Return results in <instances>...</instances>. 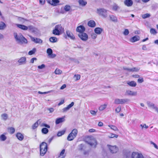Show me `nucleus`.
<instances>
[{
  "mask_svg": "<svg viewBox=\"0 0 158 158\" xmlns=\"http://www.w3.org/2000/svg\"><path fill=\"white\" fill-rule=\"evenodd\" d=\"M66 33L67 35L69 38L73 40L75 39L74 36L71 32L67 30L66 31Z\"/></svg>",
  "mask_w": 158,
  "mask_h": 158,
  "instance_id": "16",
  "label": "nucleus"
},
{
  "mask_svg": "<svg viewBox=\"0 0 158 158\" xmlns=\"http://www.w3.org/2000/svg\"><path fill=\"white\" fill-rule=\"evenodd\" d=\"M74 104V103L73 102H72L70 104L68 105L67 107L69 109L71 107H72Z\"/></svg>",
  "mask_w": 158,
  "mask_h": 158,
  "instance_id": "56",
  "label": "nucleus"
},
{
  "mask_svg": "<svg viewBox=\"0 0 158 158\" xmlns=\"http://www.w3.org/2000/svg\"><path fill=\"white\" fill-rule=\"evenodd\" d=\"M97 36V35L94 33H92L91 35V37L92 38L95 39Z\"/></svg>",
  "mask_w": 158,
  "mask_h": 158,
  "instance_id": "57",
  "label": "nucleus"
},
{
  "mask_svg": "<svg viewBox=\"0 0 158 158\" xmlns=\"http://www.w3.org/2000/svg\"><path fill=\"white\" fill-rule=\"evenodd\" d=\"M147 104L148 106L150 108H152L154 109L158 113V108L155 105L152 103L150 102H147Z\"/></svg>",
  "mask_w": 158,
  "mask_h": 158,
  "instance_id": "9",
  "label": "nucleus"
},
{
  "mask_svg": "<svg viewBox=\"0 0 158 158\" xmlns=\"http://www.w3.org/2000/svg\"><path fill=\"white\" fill-rule=\"evenodd\" d=\"M65 116L62 117L61 118H57L55 121L56 124H58L60 123L64 122L65 121Z\"/></svg>",
  "mask_w": 158,
  "mask_h": 158,
  "instance_id": "15",
  "label": "nucleus"
},
{
  "mask_svg": "<svg viewBox=\"0 0 158 158\" xmlns=\"http://www.w3.org/2000/svg\"><path fill=\"white\" fill-rule=\"evenodd\" d=\"M26 58L25 57H21L18 60V62L20 63V64H25L26 63Z\"/></svg>",
  "mask_w": 158,
  "mask_h": 158,
  "instance_id": "19",
  "label": "nucleus"
},
{
  "mask_svg": "<svg viewBox=\"0 0 158 158\" xmlns=\"http://www.w3.org/2000/svg\"><path fill=\"white\" fill-rule=\"evenodd\" d=\"M40 155L41 156H43L46 153L47 151V149H40Z\"/></svg>",
  "mask_w": 158,
  "mask_h": 158,
  "instance_id": "33",
  "label": "nucleus"
},
{
  "mask_svg": "<svg viewBox=\"0 0 158 158\" xmlns=\"http://www.w3.org/2000/svg\"><path fill=\"white\" fill-rule=\"evenodd\" d=\"M28 29L34 34H38L39 33L38 29L32 25L29 26Z\"/></svg>",
  "mask_w": 158,
  "mask_h": 158,
  "instance_id": "6",
  "label": "nucleus"
},
{
  "mask_svg": "<svg viewBox=\"0 0 158 158\" xmlns=\"http://www.w3.org/2000/svg\"><path fill=\"white\" fill-rule=\"evenodd\" d=\"M139 68H136V67H134L133 68L131 69V72H138L139 70Z\"/></svg>",
  "mask_w": 158,
  "mask_h": 158,
  "instance_id": "46",
  "label": "nucleus"
},
{
  "mask_svg": "<svg viewBox=\"0 0 158 158\" xmlns=\"http://www.w3.org/2000/svg\"><path fill=\"white\" fill-rule=\"evenodd\" d=\"M131 158H144V157L141 154L133 152L132 154Z\"/></svg>",
  "mask_w": 158,
  "mask_h": 158,
  "instance_id": "8",
  "label": "nucleus"
},
{
  "mask_svg": "<svg viewBox=\"0 0 158 158\" xmlns=\"http://www.w3.org/2000/svg\"><path fill=\"white\" fill-rule=\"evenodd\" d=\"M84 145L83 144H81L79 146V150L80 151H82L83 150V148L84 147Z\"/></svg>",
  "mask_w": 158,
  "mask_h": 158,
  "instance_id": "51",
  "label": "nucleus"
},
{
  "mask_svg": "<svg viewBox=\"0 0 158 158\" xmlns=\"http://www.w3.org/2000/svg\"><path fill=\"white\" fill-rule=\"evenodd\" d=\"M73 134L70 133L67 137V140L69 141L73 140L76 136H73Z\"/></svg>",
  "mask_w": 158,
  "mask_h": 158,
  "instance_id": "25",
  "label": "nucleus"
},
{
  "mask_svg": "<svg viewBox=\"0 0 158 158\" xmlns=\"http://www.w3.org/2000/svg\"><path fill=\"white\" fill-rule=\"evenodd\" d=\"M41 131L43 133L46 134L48 132V130L47 128L44 127L42 129Z\"/></svg>",
  "mask_w": 158,
  "mask_h": 158,
  "instance_id": "34",
  "label": "nucleus"
},
{
  "mask_svg": "<svg viewBox=\"0 0 158 158\" xmlns=\"http://www.w3.org/2000/svg\"><path fill=\"white\" fill-rule=\"evenodd\" d=\"M41 121L39 119L32 126V128L33 129H34L37 128L38 126V123H40Z\"/></svg>",
  "mask_w": 158,
  "mask_h": 158,
  "instance_id": "27",
  "label": "nucleus"
},
{
  "mask_svg": "<svg viewBox=\"0 0 158 158\" xmlns=\"http://www.w3.org/2000/svg\"><path fill=\"white\" fill-rule=\"evenodd\" d=\"M150 32L151 34H156L157 32L156 30L153 28H151L150 30Z\"/></svg>",
  "mask_w": 158,
  "mask_h": 158,
  "instance_id": "49",
  "label": "nucleus"
},
{
  "mask_svg": "<svg viewBox=\"0 0 158 158\" xmlns=\"http://www.w3.org/2000/svg\"><path fill=\"white\" fill-rule=\"evenodd\" d=\"M96 23L93 20H91L89 21L88 23V25L89 26L93 27H95Z\"/></svg>",
  "mask_w": 158,
  "mask_h": 158,
  "instance_id": "22",
  "label": "nucleus"
},
{
  "mask_svg": "<svg viewBox=\"0 0 158 158\" xmlns=\"http://www.w3.org/2000/svg\"><path fill=\"white\" fill-rule=\"evenodd\" d=\"M130 100L128 98L119 99L116 98L114 101V103L115 104H123L129 102Z\"/></svg>",
  "mask_w": 158,
  "mask_h": 158,
  "instance_id": "4",
  "label": "nucleus"
},
{
  "mask_svg": "<svg viewBox=\"0 0 158 158\" xmlns=\"http://www.w3.org/2000/svg\"><path fill=\"white\" fill-rule=\"evenodd\" d=\"M8 131L10 134H13L15 131V129L13 127H10L8 128Z\"/></svg>",
  "mask_w": 158,
  "mask_h": 158,
  "instance_id": "39",
  "label": "nucleus"
},
{
  "mask_svg": "<svg viewBox=\"0 0 158 158\" xmlns=\"http://www.w3.org/2000/svg\"><path fill=\"white\" fill-rule=\"evenodd\" d=\"M65 152V150L64 149H63L61 152H60V156H59V157H60V156H63V155L64 154V152Z\"/></svg>",
  "mask_w": 158,
  "mask_h": 158,
  "instance_id": "59",
  "label": "nucleus"
},
{
  "mask_svg": "<svg viewBox=\"0 0 158 158\" xmlns=\"http://www.w3.org/2000/svg\"><path fill=\"white\" fill-rule=\"evenodd\" d=\"M49 41L52 43H55L57 41V38L54 37H52L49 38Z\"/></svg>",
  "mask_w": 158,
  "mask_h": 158,
  "instance_id": "30",
  "label": "nucleus"
},
{
  "mask_svg": "<svg viewBox=\"0 0 158 158\" xmlns=\"http://www.w3.org/2000/svg\"><path fill=\"white\" fill-rule=\"evenodd\" d=\"M128 85L131 87H135L136 85V83L134 81H128L127 82Z\"/></svg>",
  "mask_w": 158,
  "mask_h": 158,
  "instance_id": "26",
  "label": "nucleus"
},
{
  "mask_svg": "<svg viewBox=\"0 0 158 158\" xmlns=\"http://www.w3.org/2000/svg\"><path fill=\"white\" fill-rule=\"evenodd\" d=\"M121 110V107L118 106L116 108L115 111L117 113H118Z\"/></svg>",
  "mask_w": 158,
  "mask_h": 158,
  "instance_id": "53",
  "label": "nucleus"
},
{
  "mask_svg": "<svg viewBox=\"0 0 158 158\" xmlns=\"http://www.w3.org/2000/svg\"><path fill=\"white\" fill-rule=\"evenodd\" d=\"M45 2L44 0H40V3L41 5H44L45 3Z\"/></svg>",
  "mask_w": 158,
  "mask_h": 158,
  "instance_id": "64",
  "label": "nucleus"
},
{
  "mask_svg": "<svg viewBox=\"0 0 158 158\" xmlns=\"http://www.w3.org/2000/svg\"><path fill=\"white\" fill-rule=\"evenodd\" d=\"M1 117L4 120H6L8 118V115L4 113L1 115Z\"/></svg>",
  "mask_w": 158,
  "mask_h": 158,
  "instance_id": "38",
  "label": "nucleus"
},
{
  "mask_svg": "<svg viewBox=\"0 0 158 158\" xmlns=\"http://www.w3.org/2000/svg\"><path fill=\"white\" fill-rule=\"evenodd\" d=\"M109 149L110 152L113 153H116L118 150V148L116 146H110Z\"/></svg>",
  "mask_w": 158,
  "mask_h": 158,
  "instance_id": "10",
  "label": "nucleus"
},
{
  "mask_svg": "<svg viewBox=\"0 0 158 158\" xmlns=\"http://www.w3.org/2000/svg\"><path fill=\"white\" fill-rule=\"evenodd\" d=\"M109 137L110 138H113L114 137L117 138L118 135L114 134H111V135Z\"/></svg>",
  "mask_w": 158,
  "mask_h": 158,
  "instance_id": "55",
  "label": "nucleus"
},
{
  "mask_svg": "<svg viewBox=\"0 0 158 158\" xmlns=\"http://www.w3.org/2000/svg\"><path fill=\"white\" fill-rule=\"evenodd\" d=\"M106 107V105L104 104L101 106L99 108V110L101 111H102L105 109Z\"/></svg>",
  "mask_w": 158,
  "mask_h": 158,
  "instance_id": "43",
  "label": "nucleus"
},
{
  "mask_svg": "<svg viewBox=\"0 0 158 158\" xmlns=\"http://www.w3.org/2000/svg\"><path fill=\"white\" fill-rule=\"evenodd\" d=\"M40 149H47V143L45 142H42L40 145Z\"/></svg>",
  "mask_w": 158,
  "mask_h": 158,
  "instance_id": "21",
  "label": "nucleus"
},
{
  "mask_svg": "<svg viewBox=\"0 0 158 158\" xmlns=\"http://www.w3.org/2000/svg\"><path fill=\"white\" fill-rule=\"evenodd\" d=\"M6 27L5 23L2 22L0 23V30H3Z\"/></svg>",
  "mask_w": 158,
  "mask_h": 158,
  "instance_id": "32",
  "label": "nucleus"
},
{
  "mask_svg": "<svg viewBox=\"0 0 158 158\" xmlns=\"http://www.w3.org/2000/svg\"><path fill=\"white\" fill-rule=\"evenodd\" d=\"M48 110H49L50 113L54 111V109L53 108H48L47 109Z\"/></svg>",
  "mask_w": 158,
  "mask_h": 158,
  "instance_id": "63",
  "label": "nucleus"
},
{
  "mask_svg": "<svg viewBox=\"0 0 158 158\" xmlns=\"http://www.w3.org/2000/svg\"><path fill=\"white\" fill-rule=\"evenodd\" d=\"M42 126L46 127L48 128H49L50 127L49 125L46 124H45V123H43L42 124Z\"/></svg>",
  "mask_w": 158,
  "mask_h": 158,
  "instance_id": "60",
  "label": "nucleus"
},
{
  "mask_svg": "<svg viewBox=\"0 0 158 158\" xmlns=\"http://www.w3.org/2000/svg\"><path fill=\"white\" fill-rule=\"evenodd\" d=\"M70 8V6L69 5H66L64 7V9L66 11H69Z\"/></svg>",
  "mask_w": 158,
  "mask_h": 158,
  "instance_id": "45",
  "label": "nucleus"
},
{
  "mask_svg": "<svg viewBox=\"0 0 158 158\" xmlns=\"http://www.w3.org/2000/svg\"><path fill=\"white\" fill-rule=\"evenodd\" d=\"M129 31L128 29H126L123 32V34L125 35H127L129 34Z\"/></svg>",
  "mask_w": 158,
  "mask_h": 158,
  "instance_id": "50",
  "label": "nucleus"
},
{
  "mask_svg": "<svg viewBox=\"0 0 158 158\" xmlns=\"http://www.w3.org/2000/svg\"><path fill=\"white\" fill-rule=\"evenodd\" d=\"M120 7L116 4H114L112 6V10L114 11H116Z\"/></svg>",
  "mask_w": 158,
  "mask_h": 158,
  "instance_id": "31",
  "label": "nucleus"
},
{
  "mask_svg": "<svg viewBox=\"0 0 158 158\" xmlns=\"http://www.w3.org/2000/svg\"><path fill=\"white\" fill-rule=\"evenodd\" d=\"M81 77L80 75L79 74H75L73 78H75V81H77L80 79Z\"/></svg>",
  "mask_w": 158,
  "mask_h": 158,
  "instance_id": "44",
  "label": "nucleus"
},
{
  "mask_svg": "<svg viewBox=\"0 0 158 158\" xmlns=\"http://www.w3.org/2000/svg\"><path fill=\"white\" fill-rule=\"evenodd\" d=\"M109 127H110V128L114 130V131H118V129L117 128L115 127V126H113V125H110L109 126Z\"/></svg>",
  "mask_w": 158,
  "mask_h": 158,
  "instance_id": "47",
  "label": "nucleus"
},
{
  "mask_svg": "<svg viewBox=\"0 0 158 158\" xmlns=\"http://www.w3.org/2000/svg\"><path fill=\"white\" fill-rule=\"evenodd\" d=\"M60 1L59 0H52L51 5L53 6H56L58 5V3Z\"/></svg>",
  "mask_w": 158,
  "mask_h": 158,
  "instance_id": "28",
  "label": "nucleus"
},
{
  "mask_svg": "<svg viewBox=\"0 0 158 158\" xmlns=\"http://www.w3.org/2000/svg\"><path fill=\"white\" fill-rule=\"evenodd\" d=\"M31 40L36 43L41 44L43 42V41L40 38H34L32 36L30 37Z\"/></svg>",
  "mask_w": 158,
  "mask_h": 158,
  "instance_id": "11",
  "label": "nucleus"
},
{
  "mask_svg": "<svg viewBox=\"0 0 158 158\" xmlns=\"http://www.w3.org/2000/svg\"><path fill=\"white\" fill-rule=\"evenodd\" d=\"M150 16V15L148 13H146L142 15V17L143 19H146L147 18L149 17Z\"/></svg>",
  "mask_w": 158,
  "mask_h": 158,
  "instance_id": "42",
  "label": "nucleus"
},
{
  "mask_svg": "<svg viewBox=\"0 0 158 158\" xmlns=\"http://www.w3.org/2000/svg\"><path fill=\"white\" fill-rule=\"evenodd\" d=\"M124 3L125 5L130 7L132 6L133 2L132 0H125L124 2Z\"/></svg>",
  "mask_w": 158,
  "mask_h": 158,
  "instance_id": "18",
  "label": "nucleus"
},
{
  "mask_svg": "<svg viewBox=\"0 0 158 158\" xmlns=\"http://www.w3.org/2000/svg\"><path fill=\"white\" fill-rule=\"evenodd\" d=\"M97 13L104 18H106L107 16V10L103 8L98 9Z\"/></svg>",
  "mask_w": 158,
  "mask_h": 158,
  "instance_id": "5",
  "label": "nucleus"
},
{
  "mask_svg": "<svg viewBox=\"0 0 158 158\" xmlns=\"http://www.w3.org/2000/svg\"><path fill=\"white\" fill-rule=\"evenodd\" d=\"M69 109L68 108V107L67 106L66 107L62 109V112H66Z\"/></svg>",
  "mask_w": 158,
  "mask_h": 158,
  "instance_id": "58",
  "label": "nucleus"
},
{
  "mask_svg": "<svg viewBox=\"0 0 158 158\" xmlns=\"http://www.w3.org/2000/svg\"><path fill=\"white\" fill-rule=\"evenodd\" d=\"M47 52L48 54V56H50L52 54V50L51 48H48L47 49Z\"/></svg>",
  "mask_w": 158,
  "mask_h": 158,
  "instance_id": "41",
  "label": "nucleus"
},
{
  "mask_svg": "<svg viewBox=\"0 0 158 158\" xmlns=\"http://www.w3.org/2000/svg\"><path fill=\"white\" fill-rule=\"evenodd\" d=\"M78 2L79 4L82 6H85L87 4V2L84 0H79Z\"/></svg>",
  "mask_w": 158,
  "mask_h": 158,
  "instance_id": "29",
  "label": "nucleus"
},
{
  "mask_svg": "<svg viewBox=\"0 0 158 158\" xmlns=\"http://www.w3.org/2000/svg\"><path fill=\"white\" fill-rule=\"evenodd\" d=\"M144 81L143 79V77H141L138 79L137 81L138 83H141L143 82Z\"/></svg>",
  "mask_w": 158,
  "mask_h": 158,
  "instance_id": "54",
  "label": "nucleus"
},
{
  "mask_svg": "<svg viewBox=\"0 0 158 158\" xmlns=\"http://www.w3.org/2000/svg\"><path fill=\"white\" fill-rule=\"evenodd\" d=\"M17 27L23 30H27L28 29V26L27 27L23 25L20 24H16Z\"/></svg>",
  "mask_w": 158,
  "mask_h": 158,
  "instance_id": "17",
  "label": "nucleus"
},
{
  "mask_svg": "<svg viewBox=\"0 0 158 158\" xmlns=\"http://www.w3.org/2000/svg\"><path fill=\"white\" fill-rule=\"evenodd\" d=\"M45 67V65L44 64H42L40 65H39L38 66V69H42Z\"/></svg>",
  "mask_w": 158,
  "mask_h": 158,
  "instance_id": "52",
  "label": "nucleus"
},
{
  "mask_svg": "<svg viewBox=\"0 0 158 158\" xmlns=\"http://www.w3.org/2000/svg\"><path fill=\"white\" fill-rule=\"evenodd\" d=\"M78 35L80 38L84 41H86L88 39V36L87 34L84 32L79 33Z\"/></svg>",
  "mask_w": 158,
  "mask_h": 158,
  "instance_id": "7",
  "label": "nucleus"
},
{
  "mask_svg": "<svg viewBox=\"0 0 158 158\" xmlns=\"http://www.w3.org/2000/svg\"><path fill=\"white\" fill-rule=\"evenodd\" d=\"M140 39V37L138 35H135L130 39L129 41L130 42L134 43L136 41H139Z\"/></svg>",
  "mask_w": 158,
  "mask_h": 158,
  "instance_id": "12",
  "label": "nucleus"
},
{
  "mask_svg": "<svg viewBox=\"0 0 158 158\" xmlns=\"http://www.w3.org/2000/svg\"><path fill=\"white\" fill-rule=\"evenodd\" d=\"M16 136L18 139L20 140H22L24 138V136L20 133H18L16 135Z\"/></svg>",
  "mask_w": 158,
  "mask_h": 158,
  "instance_id": "23",
  "label": "nucleus"
},
{
  "mask_svg": "<svg viewBox=\"0 0 158 158\" xmlns=\"http://www.w3.org/2000/svg\"><path fill=\"white\" fill-rule=\"evenodd\" d=\"M65 131V130H62L58 132L57 134V136L58 137L61 136L64 134Z\"/></svg>",
  "mask_w": 158,
  "mask_h": 158,
  "instance_id": "37",
  "label": "nucleus"
},
{
  "mask_svg": "<svg viewBox=\"0 0 158 158\" xmlns=\"http://www.w3.org/2000/svg\"><path fill=\"white\" fill-rule=\"evenodd\" d=\"M6 139V137L4 134L0 136V140L2 141H4Z\"/></svg>",
  "mask_w": 158,
  "mask_h": 158,
  "instance_id": "40",
  "label": "nucleus"
},
{
  "mask_svg": "<svg viewBox=\"0 0 158 158\" xmlns=\"http://www.w3.org/2000/svg\"><path fill=\"white\" fill-rule=\"evenodd\" d=\"M85 29L84 26L82 25H81L79 26H78L77 29L76 31H77L81 33V32H84L85 31Z\"/></svg>",
  "mask_w": 158,
  "mask_h": 158,
  "instance_id": "14",
  "label": "nucleus"
},
{
  "mask_svg": "<svg viewBox=\"0 0 158 158\" xmlns=\"http://www.w3.org/2000/svg\"><path fill=\"white\" fill-rule=\"evenodd\" d=\"M37 60V59L36 58H35V57L33 58H32L31 59V61H30V62L32 63H33L34 62V61L36 60Z\"/></svg>",
  "mask_w": 158,
  "mask_h": 158,
  "instance_id": "61",
  "label": "nucleus"
},
{
  "mask_svg": "<svg viewBox=\"0 0 158 158\" xmlns=\"http://www.w3.org/2000/svg\"><path fill=\"white\" fill-rule=\"evenodd\" d=\"M110 20L114 22H117L118 21V19L117 17L114 15H110Z\"/></svg>",
  "mask_w": 158,
  "mask_h": 158,
  "instance_id": "24",
  "label": "nucleus"
},
{
  "mask_svg": "<svg viewBox=\"0 0 158 158\" xmlns=\"http://www.w3.org/2000/svg\"><path fill=\"white\" fill-rule=\"evenodd\" d=\"M94 32L95 33L98 35L100 34L103 31V29L100 27H96L94 29Z\"/></svg>",
  "mask_w": 158,
  "mask_h": 158,
  "instance_id": "20",
  "label": "nucleus"
},
{
  "mask_svg": "<svg viewBox=\"0 0 158 158\" xmlns=\"http://www.w3.org/2000/svg\"><path fill=\"white\" fill-rule=\"evenodd\" d=\"M62 71L58 69H56L55 71V73L56 74H60L62 73Z\"/></svg>",
  "mask_w": 158,
  "mask_h": 158,
  "instance_id": "48",
  "label": "nucleus"
},
{
  "mask_svg": "<svg viewBox=\"0 0 158 158\" xmlns=\"http://www.w3.org/2000/svg\"><path fill=\"white\" fill-rule=\"evenodd\" d=\"M56 56V55L55 54L52 53L51 55L49 56V57L51 58H54Z\"/></svg>",
  "mask_w": 158,
  "mask_h": 158,
  "instance_id": "62",
  "label": "nucleus"
},
{
  "mask_svg": "<svg viewBox=\"0 0 158 158\" xmlns=\"http://www.w3.org/2000/svg\"><path fill=\"white\" fill-rule=\"evenodd\" d=\"M14 35L15 38L17 43L19 44L24 43L27 44V40L23 35L21 33L18 34L16 33H14Z\"/></svg>",
  "mask_w": 158,
  "mask_h": 158,
  "instance_id": "1",
  "label": "nucleus"
},
{
  "mask_svg": "<svg viewBox=\"0 0 158 158\" xmlns=\"http://www.w3.org/2000/svg\"><path fill=\"white\" fill-rule=\"evenodd\" d=\"M64 30L61 24H58L56 25L54 29L52 31V33L55 35H59L61 34L62 31Z\"/></svg>",
  "mask_w": 158,
  "mask_h": 158,
  "instance_id": "3",
  "label": "nucleus"
},
{
  "mask_svg": "<svg viewBox=\"0 0 158 158\" xmlns=\"http://www.w3.org/2000/svg\"><path fill=\"white\" fill-rule=\"evenodd\" d=\"M36 51V49L35 48H33L32 50L30 51L29 52L28 54L29 55H31L34 54Z\"/></svg>",
  "mask_w": 158,
  "mask_h": 158,
  "instance_id": "35",
  "label": "nucleus"
},
{
  "mask_svg": "<svg viewBox=\"0 0 158 158\" xmlns=\"http://www.w3.org/2000/svg\"><path fill=\"white\" fill-rule=\"evenodd\" d=\"M77 130L76 129H74L70 133L74 135L73 136H77Z\"/></svg>",
  "mask_w": 158,
  "mask_h": 158,
  "instance_id": "36",
  "label": "nucleus"
},
{
  "mask_svg": "<svg viewBox=\"0 0 158 158\" xmlns=\"http://www.w3.org/2000/svg\"><path fill=\"white\" fill-rule=\"evenodd\" d=\"M84 140L85 142L91 146L96 148L97 144L96 139L92 136H87L86 137Z\"/></svg>",
  "mask_w": 158,
  "mask_h": 158,
  "instance_id": "2",
  "label": "nucleus"
},
{
  "mask_svg": "<svg viewBox=\"0 0 158 158\" xmlns=\"http://www.w3.org/2000/svg\"><path fill=\"white\" fill-rule=\"evenodd\" d=\"M126 93L128 95L135 96L137 95V92L133 91L130 90H127Z\"/></svg>",
  "mask_w": 158,
  "mask_h": 158,
  "instance_id": "13",
  "label": "nucleus"
}]
</instances>
